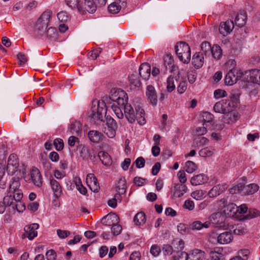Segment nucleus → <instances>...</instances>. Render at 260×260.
Instances as JSON below:
<instances>
[{"label": "nucleus", "mask_w": 260, "mask_h": 260, "mask_svg": "<svg viewBox=\"0 0 260 260\" xmlns=\"http://www.w3.org/2000/svg\"><path fill=\"white\" fill-rule=\"evenodd\" d=\"M109 99L115 102L117 105L124 106V115L129 123L137 121L140 125L146 123L144 109L139 105H132L128 103V95L124 90L120 88L113 89L111 91Z\"/></svg>", "instance_id": "nucleus-1"}, {"label": "nucleus", "mask_w": 260, "mask_h": 260, "mask_svg": "<svg viewBox=\"0 0 260 260\" xmlns=\"http://www.w3.org/2000/svg\"><path fill=\"white\" fill-rule=\"evenodd\" d=\"M107 106L105 101H99L97 106L92 107L91 108V114L90 117L94 120L101 121H106L107 126L117 128V123L115 120L110 116H106Z\"/></svg>", "instance_id": "nucleus-2"}, {"label": "nucleus", "mask_w": 260, "mask_h": 260, "mask_svg": "<svg viewBox=\"0 0 260 260\" xmlns=\"http://www.w3.org/2000/svg\"><path fill=\"white\" fill-rule=\"evenodd\" d=\"M175 52L179 60L184 63H188L190 60V48L185 42H178L175 45Z\"/></svg>", "instance_id": "nucleus-3"}, {"label": "nucleus", "mask_w": 260, "mask_h": 260, "mask_svg": "<svg viewBox=\"0 0 260 260\" xmlns=\"http://www.w3.org/2000/svg\"><path fill=\"white\" fill-rule=\"evenodd\" d=\"M240 79L242 82H243V72L240 70L232 69L226 74L224 83L226 85H232Z\"/></svg>", "instance_id": "nucleus-4"}, {"label": "nucleus", "mask_w": 260, "mask_h": 260, "mask_svg": "<svg viewBox=\"0 0 260 260\" xmlns=\"http://www.w3.org/2000/svg\"><path fill=\"white\" fill-rule=\"evenodd\" d=\"M249 82L260 85V70L253 69L243 72V82Z\"/></svg>", "instance_id": "nucleus-5"}, {"label": "nucleus", "mask_w": 260, "mask_h": 260, "mask_svg": "<svg viewBox=\"0 0 260 260\" xmlns=\"http://www.w3.org/2000/svg\"><path fill=\"white\" fill-rule=\"evenodd\" d=\"M25 180L26 182H33L34 185L38 187H41L42 185V178L39 170L35 167H34L30 170L28 176L25 177Z\"/></svg>", "instance_id": "nucleus-6"}, {"label": "nucleus", "mask_w": 260, "mask_h": 260, "mask_svg": "<svg viewBox=\"0 0 260 260\" xmlns=\"http://www.w3.org/2000/svg\"><path fill=\"white\" fill-rule=\"evenodd\" d=\"M20 165L17 155L11 154L8 159L7 171L9 175H13L18 172Z\"/></svg>", "instance_id": "nucleus-7"}, {"label": "nucleus", "mask_w": 260, "mask_h": 260, "mask_svg": "<svg viewBox=\"0 0 260 260\" xmlns=\"http://www.w3.org/2000/svg\"><path fill=\"white\" fill-rule=\"evenodd\" d=\"M216 113H226L232 110L231 102L226 100H222L217 102L213 107Z\"/></svg>", "instance_id": "nucleus-8"}, {"label": "nucleus", "mask_w": 260, "mask_h": 260, "mask_svg": "<svg viewBox=\"0 0 260 260\" xmlns=\"http://www.w3.org/2000/svg\"><path fill=\"white\" fill-rule=\"evenodd\" d=\"M39 225L38 223H32L26 225L24 228V233L22 238L23 239L27 237L29 240H32L38 235L36 230L39 228Z\"/></svg>", "instance_id": "nucleus-9"}, {"label": "nucleus", "mask_w": 260, "mask_h": 260, "mask_svg": "<svg viewBox=\"0 0 260 260\" xmlns=\"http://www.w3.org/2000/svg\"><path fill=\"white\" fill-rule=\"evenodd\" d=\"M181 254L184 255V260H205V252L198 249L193 250L189 254L181 252Z\"/></svg>", "instance_id": "nucleus-10"}, {"label": "nucleus", "mask_w": 260, "mask_h": 260, "mask_svg": "<svg viewBox=\"0 0 260 260\" xmlns=\"http://www.w3.org/2000/svg\"><path fill=\"white\" fill-rule=\"evenodd\" d=\"M67 4L73 9H77L78 11L83 14L86 11L88 12L87 5H85L83 0H66Z\"/></svg>", "instance_id": "nucleus-11"}, {"label": "nucleus", "mask_w": 260, "mask_h": 260, "mask_svg": "<svg viewBox=\"0 0 260 260\" xmlns=\"http://www.w3.org/2000/svg\"><path fill=\"white\" fill-rule=\"evenodd\" d=\"M175 68L172 56L170 54L166 55L164 57V64L160 69L161 72L165 74L169 69L170 72H172Z\"/></svg>", "instance_id": "nucleus-12"}, {"label": "nucleus", "mask_w": 260, "mask_h": 260, "mask_svg": "<svg viewBox=\"0 0 260 260\" xmlns=\"http://www.w3.org/2000/svg\"><path fill=\"white\" fill-rule=\"evenodd\" d=\"M234 27V23L231 20H228L220 23L219 27V32L223 36L229 35Z\"/></svg>", "instance_id": "nucleus-13"}, {"label": "nucleus", "mask_w": 260, "mask_h": 260, "mask_svg": "<svg viewBox=\"0 0 260 260\" xmlns=\"http://www.w3.org/2000/svg\"><path fill=\"white\" fill-rule=\"evenodd\" d=\"M146 94L147 100L153 106H155L157 103V96L154 87L151 85L147 86Z\"/></svg>", "instance_id": "nucleus-14"}, {"label": "nucleus", "mask_w": 260, "mask_h": 260, "mask_svg": "<svg viewBox=\"0 0 260 260\" xmlns=\"http://www.w3.org/2000/svg\"><path fill=\"white\" fill-rule=\"evenodd\" d=\"M86 183L92 191L94 192L99 191L100 187L98 180L93 174H88L87 175Z\"/></svg>", "instance_id": "nucleus-15"}, {"label": "nucleus", "mask_w": 260, "mask_h": 260, "mask_svg": "<svg viewBox=\"0 0 260 260\" xmlns=\"http://www.w3.org/2000/svg\"><path fill=\"white\" fill-rule=\"evenodd\" d=\"M187 186L182 184H177L172 190V198L173 199L179 198L183 196L187 191Z\"/></svg>", "instance_id": "nucleus-16"}, {"label": "nucleus", "mask_w": 260, "mask_h": 260, "mask_svg": "<svg viewBox=\"0 0 260 260\" xmlns=\"http://www.w3.org/2000/svg\"><path fill=\"white\" fill-rule=\"evenodd\" d=\"M107 103L111 104V107L115 115L118 118H122L124 116L122 110H124V106L117 105V104L111 100L109 99V97L106 99Z\"/></svg>", "instance_id": "nucleus-17"}, {"label": "nucleus", "mask_w": 260, "mask_h": 260, "mask_svg": "<svg viewBox=\"0 0 260 260\" xmlns=\"http://www.w3.org/2000/svg\"><path fill=\"white\" fill-rule=\"evenodd\" d=\"M119 217L115 213L109 214L101 219V223L104 225L110 226L115 223L119 222Z\"/></svg>", "instance_id": "nucleus-18"}, {"label": "nucleus", "mask_w": 260, "mask_h": 260, "mask_svg": "<svg viewBox=\"0 0 260 260\" xmlns=\"http://www.w3.org/2000/svg\"><path fill=\"white\" fill-rule=\"evenodd\" d=\"M151 67L147 62H144L141 64L139 68V75L145 79L148 80L150 76Z\"/></svg>", "instance_id": "nucleus-19"}, {"label": "nucleus", "mask_w": 260, "mask_h": 260, "mask_svg": "<svg viewBox=\"0 0 260 260\" xmlns=\"http://www.w3.org/2000/svg\"><path fill=\"white\" fill-rule=\"evenodd\" d=\"M50 185L56 198H58L62 193L60 183L52 177L50 179Z\"/></svg>", "instance_id": "nucleus-20"}, {"label": "nucleus", "mask_w": 260, "mask_h": 260, "mask_svg": "<svg viewBox=\"0 0 260 260\" xmlns=\"http://www.w3.org/2000/svg\"><path fill=\"white\" fill-rule=\"evenodd\" d=\"M204 57L201 52H196L192 56V63L195 68L199 69L201 68L204 64Z\"/></svg>", "instance_id": "nucleus-21"}, {"label": "nucleus", "mask_w": 260, "mask_h": 260, "mask_svg": "<svg viewBox=\"0 0 260 260\" xmlns=\"http://www.w3.org/2000/svg\"><path fill=\"white\" fill-rule=\"evenodd\" d=\"M226 188L227 187L225 184H218L213 187V188L208 192V194L210 198L216 197L223 192Z\"/></svg>", "instance_id": "nucleus-22"}, {"label": "nucleus", "mask_w": 260, "mask_h": 260, "mask_svg": "<svg viewBox=\"0 0 260 260\" xmlns=\"http://www.w3.org/2000/svg\"><path fill=\"white\" fill-rule=\"evenodd\" d=\"M208 180L207 177L204 174H200L191 177L190 183L192 185H199L204 184Z\"/></svg>", "instance_id": "nucleus-23"}, {"label": "nucleus", "mask_w": 260, "mask_h": 260, "mask_svg": "<svg viewBox=\"0 0 260 260\" xmlns=\"http://www.w3.org/2000/svg\"><path fill=\"white\" fill-rule=\"evenodd\" d=\"M246 19V12L244 10L241 11L236 16L235 24L239 27H242L245 24Z\"/></svg>", "instance_id": "nucleus-24"}, {"label": "nucleus", "mask_w": 260, "mask_h": 260, "mask_svg": "<svg viewBox=\"0 0 260 260\" xmlns=\"http://www.w3.org/2000/svg\"><path fill=\"white\" fill-rule=\"evenodd\" d=\"M232 240V234L229 232H224L220 234L217 238L218 242L221 244L229 243Z\"/></svg>", "instance_id": "nucleus-25"}, {"label": "nucleus", "mask_w": 260, "mask_h": 260, "mask_svg": "<svg viewBox=\"0 0 260 260\" xmlns=\"http://www.w3.org/2000/svg\"><path fill=\"white\" fill-rule=\"evenodd\" d=\"M6 196L10 197L11 200H10V202L11 204L12 203L14 202H19L21 201L23 197V193L21 190L16 189V190L15 191H9Z\"/></svg>", "instance_id": "nucleus-26"}, {"label": "nucleus", "mask_w": 260, "mask_h": 260, "mask_svg": "<svg viewBox=\"0 0 260 260\" xmlns=\"http://www.w3.org/2000/svg\"><path fill=\"white\" fill-rule=\"evenodd\" d=\"M241 95V92L238 89L233 90L232 91L230 95L231 105L233 108L236 107L238 104L240 102V96Z\"/></svg>", "instance_id": "nucleus-27"}, {"label": "nucleus", "mask_w": 260, "mask_h": 260, "mask_svg": "<svg viewBox=\"0 0 260 260\" xmlns=\"http://www.w3.org/2000/svg\"><path fill=\"white\" fill-rule=\"evenodd\" d=\"M88 136L90 141L94 143H98L102 140L103 135L98 131L91 130L89 131Z\"/></svg>", "instance_id": "nucleus-28"}, {"label": "nucleus", "mask_w": 260, "mask_h": 260, "mask_svg": "<svg viewBox=\"0 0 260 260\" xmlns=\"http://www.w3.org/2000/svg\"><path fill=\"white\" fill-rule=\"evenodd\" d=\"M98 156L104 166H109L112 164V159L107 152L103 151H100Z\"/></svg>", "instance_id": "nucleus-29"}, {"label": "nucleus", "mask_w": 260, "mask_h": 260, "mask_svg": "<svg viewBox=\"0 0 260 260\" xmlns=\"http://www.w3.org/2000/svg\"><path fill=\"white\" fill-rule=\"evenodd\" d=\"M81 156L83 158L89 157L92 161H94L96 159V153L93 149L88 150L87 148L83 147L81 150Z\"/></svg>", "instance_id": "nucleus-30"}, {"label": "nucleus", "mask_w": 260, "mask_h": 260, "mask_svg": "<svg viewBox=\"0 0 260 260\" xmlns=\"http://www.w3.org/2000/svg\"><path fill=\"white\" fill-rule=\"evenodd\" d=\"M239 211L238 207L234 203H231L225 207L224 212L230 216H234Z\"/></svg>", "instance_id": "nucleus-31"}, {"label": "nucleus", "mask_w": 260, "mask_h": 260, "mask_svg": "<svg viewBox=\"0 0 260 260\" xmlns=\"http://www.w3.org/2000/svg\"><path fill=\"white\" fill-rule=\"evenodd\" d=\"M48 25H44V23L37 22L35 27V32L38 36H43L46 33Z\"/></svg>", "instance_id": "nucleus-32"}, {"label": "nucleus", "mask_w": 260, "mask_h": 260, "mask_svg": "<svg viewBox=\"0 0 260 260\" xmlns=\"http://www.w3.org/2000/svg\"><path fill=\"white\" fill-rule=\"evenodd\" d=\"M51 14L52 13L50 11L44 12L38 19L37 22L44 23V25H48L51 16Z\"/></svg>", "instance_id": "nucleus-33"}, {"label": "nucleus", "mask_w": 260, "mask_h": 260, "mask_svg": "<svg viewBox=\"0 0 260 260\" xmlns=\"http://www.w3.org/2000/svg\"><path fill=\"white\" fill-rule=\"evenodd\" d=\"M117 191L119 193L124 194L126 192V185L124 178H120L116 185Z\"/></svg>", "instance_id": "nucleus-34"}, {"label": "nucleus", "mask_w": 260, "mask_h": 260, "mask_svg": "<svg viewBox=\"0 0 260 260\" xmlns=\"http://www.w3.org/2000/svg\"><path fill=\"white\" fill-rule=\"evenodd\" d=\"M146 221L145 214L144 212H140L138 213L134 217V222L136 224L140 225L144 224Z\"/></svg>", "instance_id": "nucleus-35"}, {"label": "nucleus", "mask_w": 260, "mask_h": 260, "mask_svg": "<svg viewBox=\"0 0 260 260\" xmlns=\"http://www.w3.org/2000/svg\"><path fill=\"white\" fill-rule=\"evenodd\" d=\"M259 188V186L257 184L252 183L249 184L245 186V191L244 194L245 195L252 194L256 192Z\"/></svg>", "instance_id": "nucleus-36"}, {"label": "nucleus", "mask_w": 260, "mask_h": 260, "mask_svg": "<svg viewBox=\"0 0 260 260\" xmlns=\"http://www.w3.org/2000/svg\"><path fill=\"white\" fill-rule=\"evenodd\" d=\"M81 125V123L79 121H75L72 123L70 127L71 133L78 135L82 131Z\"/></svg>", "instance_id": "nucleus-37"}, {"label": "nucleus", "mask_w": 260, "mask_h": 260, "mask_svg": "<svg viewBox=\"0 0 260 260\" xmlns=\"http://www.w3.org/2000/svg\"><path fill=\"white\" fill-rule=\"evenodd\" d=\"M201 48L203 51V54H204L205 56H209L211 54L212 47H211L209 42L206 41L203 42L201 44Z\"/></svg>", "instance_id": "nucleus-38"}, {"label": "nucleus", "mask_w": 260, "mask_h": 260, "mask_svg": "<svg viewBox=\"0 0 260 260\" xmlns=\"http://www.w3.org/2000/svg\"><path fill=\"white\" fill-rule=\"evenodd\" d=\"M211 54L215 59H219L222 56V50L220 46L218 45H213Z\"/></svg>", "instance_id": "nucleus-39"}, {"label": "nucleus", "mask_w": 260, "mask_h": 260, "mask_svg": "<svg viewBox=\"0 0 260 260\" xmlns=\"http://www.w3.org/2000/svg\"><path fill=\"white\" fill-rule=\"evenodd\" d=\"M20 185L19 177H13L9 185L10 191L19 189Z\"/></svg>", "instance_id": "nucleus-40"}, {"label": "nucleus", "mask_w": 260, "mask_h": 260, "mask_svg": "<svg viewBox=\"0 0 260 260\" xmlns=\"http://www.w3.org/2000/svg\"><path fill=\"white\" fill-rule=\"evenodd\" d=\"M175 81H177V79L174 77L170 76L168 78L167 81V90L168 92H172L175 88Z\"/></svg>", "instance_id": "nucleus-41"}, {"label": "nucleus", "mask_w": 260, "mask_h": 260, "mask_svg": "<svg viewBox=\"0 0 260 260\" xmlns=\"http://www.w3.org/2000/svg\"><path fill=\"white\" fill-rule=\"evenodd\" d=\"M173 250L174 252L181 253L182 250L184 247V242L182 240H180L178 241H175L173 243Z\"/></svg>", "instance_id": "nucleus-42"}, {"label": "nucleus", "mask_w": 260, "mask_h": 260, "mask_svg": "<svg viewBox=\"0 0 260 260\" xmlns=\"http://www.w3.org/2000/svg\"><path fill=\"white\" fill-rule=\"evenodd\" d=\"M10 200L11 198L10 197L5 196L3 199V201L0 202V214H2L5 212L6 206H10Z\"/></svg>", "instance_id": "nucleus-43"}, {"label": "nucleus", "mask_w": 260, "mask_h": 260, "mask_svg": "<svg viewBox=\"0 0 260 260\" xmlns=\"http://www.w3.org/2000/svg\"><path fill=\"white\" fill-rule=\"evenodd\" d=\"M13 210H16L18 212H22L25 209L24 204L21 201L19 202H14L10 205Z\"/></svg>", "instance_id": "nucleus-44"}, {"label": "nucleus", "mask_w": 260, "mask_h": 260, "mask_svg": "<svg viewBox=\"0 0 260 260\" xmlns=\"http://www.w3.org/2000/svg\"><path fill=\"white\" fill-rule=\"evenodd\" d=\"M85 1V5L87 6L88 12L90 13H94L96 10L97 5L94 0H83Z\"/></svg>", "instance_id": "nucleus-45"}, {"label": "nucleus", "mask_w": 260, "mask_h": 260, "mask_svg": "<svg viewBox=\"0 0 260 260\" xmlns=\"http://www.w3.org/2000/svg\"><path fill=\"white\" fill-rule=\"evenodd\" d=\"M214 150L212 147H206L199 151V154L202 157H209L214 153Z\"/></svg>", "instance_id": "nucleus-46"}, {"label": "nucleus", "mask_w": 260, "mask_h": 260, "mask_svg": "<svg viewBox=\"0 0 260 260\" xmlns=\"http://www.w3.org/2000/svg\"><path fill=\"white\" fill-rule=\"evenodd\" d=\"M215 249L216 248L214 249V251H211L210 252L211 260H224L223 255Z\"/></svg>", "instance_id": "nucleus-47"}, {"label": "nucleus", "mask_w": 260, "mask_h": 260, "mask_svg": "<svg viewBox=\"0 0 260 260\" xmlns=\"http://www.w3.org/2000/svg\"><path fill=\"white\" fill-rule=\"evenodd\" d=\"M119 222H115L113 224L111 225V233L113 236H117L119 235L122 231L121 226L118 224Z\"/></svg>", "instance_id": "nucleus-48"}, {"label": "nucleus", "mask_w": 260, "mask_h": 260, "mask_svg": "<svg viewBox=\"0 0 260 260\" xmlns=\"http://www.w3.org/2000/svg\"><path fill=\"white\" fill-rule=\"evenodd\" d=\"M260 212L258 210L254 208L249 209V210H248V214L246 215H245L244 218L245 219H250L253 218H255L258 216Z\"/></svg>", "instance_id": "nucleus-49"}, {"label": "nucleus", "mask_w": 260, "mask_h": 260, "mask_svg": "<svg viewBox=\"0 0 260 260\" xmlns=\"http://www.w3.org/2000/svg\"><path fill=\"white\" fill-rule=\"evenodd\" d=\"M186 171L189 173H192L197 169L196 164L191 161L188 160L185 163Z\"/></svg>", "instance_id": "nucleus-50"}, {"label": "nucleus", "mask_w": 260, "mask_h": 260, "mask_svg": "<svg viewBox=\"0 0 260 260\" xmlns=\"http://www.w3.org/2000/svg\"><path fill=\"white\" fill-rule=\"evenodd\" d=\"M45 34L47 35L49 39H55L56 38L57 31L55 27H50L46 31Z\"/></svg>", "instance_id": "nucleus-51"}, {"label": "nucleus", "mask_w": 260, "mask_h": 260, "mask_svg": "<svg viewBox=\"0 0 260 260\" xmlns=\"http://www.w3.org/2000/svg\"><path fill=\"white\" fill-rule=\"evenodd\" d=\"M129 81L130 83L135 87H139L141 84V81L138 76L134 74L129 76Z\"/></svg>", "instance_id": "nucleus-52"}, {"label": "nucleus", "mask_w": 260, "mask_h": 260, "mask_svg": "<svg viewBox=\"0 0 260 260\" xmlns=\"http://www.w3.org/2000/svg\"><path fill=\"white\" fill-rule=\"evenodd\" d=\"M247 232V229L244 225L240 224L237 225L234 230V233L236 235H243Z\"/></svg>", "instance_id": "nucleus-53"}, {"label": "nucleus", "mask_w": 260, "mask_h": 260, "mask_svg": "<svg viewBox=\"0 0 260 260\" xmlns=\"http://www.w3.org/2000/svg\"><path fill=\"white\" fill-rule=\"evenodd\" d=\"M121 7L115 3H113L108 7V11L112 14H117L120 10Z\"/></svg>", "instance_id": "nucleus-54"}, {"label": "nucleus", "mask_w": 260, "mask_h": 260, "mask_svg": "<svg viewBox=\"0 0 260 260\" xmlns=\"http://www.w3.org/2000/svg\"><path fill=\"white\" fill-rule=\"evenodd\" d=\"M116 129L115 127H111L110 126H107L105 128L104 133L109 138H114L116 134Z\"/></svg>", "instance_id": "nucleus-55"}, {"label": "nucleus", "mask_w": 260, "mask_h": 260, "mask_svg": "<svg viewBox=\"0 0 260 260\" xmlns=\"http://www.w3.org/2000/svg\"><path fill=\"white\" fill-rule=\"evenodd\" d=\"M202 117L204 121L203 125H204L206 122H211L212 121L213 115L208 112H204L202 114Z\"/></svg>", "instance_id": "nucleus-56"}, {"label": "nucleus", "mask_w": 260, "mask_h": 260, "mask_svg": "<svg viewBox=\"0 0 260 260\" xmlns=\"http://www.w3.org/2000/svg\"><path fill=\"white\" fill-rule=\"evenodd\" d=\"M53 144L55 147V149L57 151H60L63 149L64 144L63 140L61 139L56 138L54 140Z\"/></svg>", "instance_id": "nucleus-57"}, {"label": "nucleus", "mask_w": 260, "mask_h": 260, "mask_svg": "<svg viewBox=\"0 0 260 260\" xmlns=\"http://www.w3.org/2000/svg\"><path fill=\"white\" fill-rule=\"evenodd\" d=\"M76 185L77 190L82 194H85L87 193L86 188L82 185L80 178L76 182Z\"/></svg>", "instance_id": "nucleus-58"}, {"label": "nucleus", "mask_w": 260, "mask_h": 260, "mask_svg": "<svg viewBox=\"0 0 260 260\" xmlns=\"http://www.w3.org/2000/svg\"><path fill=\"white\" fill-rule=\"evenodd\" d=\"M178 231L184 235L189 232L190 229L184 223H179L177 226Z\"/></svg>", "instance_id": "nucleus-59"}, {"label": "nucleus", "mask_w": 260, "mask_h": 260, "mask_svg": "<svg viewBox=\"0 0 260 260\" xmlns=\"http://www.w3.org/2000/svg\"><path fill=\"white\" fill-rule=\"evenodd\" d=\"M205 194V191L202 190H197L192 192L191 197L197 200H201Z\"/></svg>", "instance_id": "nucleus-60"}, {"label": "nucleus", "mask_w": 260, "mask_h": 260, "mask_svg": "<svg viewBox=\"0 0 260 260\" xmlns=\"http://www.w3.org/2000/svg\"><path fill=\"white\" fill-rule=\"evenodd\" d=\"M162 250L165 255H170L172 254L173 250V247L169 244H165L162 247Z\"/></svg>", "instance_id": "nucleus-61"}, {"label": "nucleus", "mask_w": 260, "mask_h": 260, "mask_svg": "<svg viewBox=\"0 0 260 260\" xmlns=\"http://www.w3.org/2000/svg\"><path fill=\"white\" fill-rule=\"evenodd\" d=\"M227 95L226 92L222 89H216L214 92V96L215 99H219Z\"/></svg>", "instance_id": "nucleus-62"}, {"label": "nucleus", "mask_w": 260, "mask_h": 260, "mask_svg": "<svg viewBox=\"0 0 260 260\" xmlns=\"http://www.w3.org/2000/svg\"><path fill=\"white\" fill-rule=\"evenodd\" d=\"M187 89V83L186 81H182L179 83L177 87V91L179 94H182L185 92Z\"/></svg>", "instance_id": "nucleus-63"}, {"label": "nucleus", "mask_w": 260, "mask_h": 260, "mask_svg": "<svg viewBox=\"0 0 260 260\" xmlns=\"http://www.w3.org/2000/svg\"><path fill=\"white\" fill-rule=\"evenodd\" d=\"M47 260H55L56 258V253L53 249L48 250L46 253Z\"/></svg>", "instance_id": "nucleus-64"}]
</instances>
